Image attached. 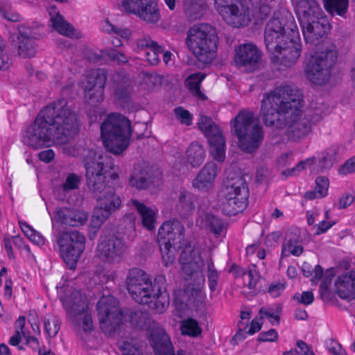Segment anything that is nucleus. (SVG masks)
<instances>
[{
    "mask_svg": "<svg viewBox=\"0 0 355 355\" xmlns=\"http://www.w3.org/2000/svg\"><path fill=\"white\" fill-rule=\"evenodd\" d=\"M303 96L293 85H282L264 94L261 114L266 126L275 129L285 127L289 139L297 141L307 137L321 115L305 114L302 112Z\"/></svg>",
    "mask_w": 355,
    "mask_h": 355,
    "instance_id": "f257e3e1",
    "label": "nucleus"
},
{
    "mask_svg": "<svg viewBox=\"0 0 355 355\" xmlns=\"http://www.w3.org/2000/svg\"><path fill=\"white\" fill-rule=\"evenodd\" d=\"M79 131L77 116L65 99L58 100L43 109L34 123L25 131L23 141L35 148L50 143L63 144L73 139Z\"/></svg>",
    "mask_w": 355,
    "mask_h": 355,
    "instance_id": "f03ea898",
    "label": "nucleus"
},
{
    "mask_svg": "<svg viewBox=\"0 0 355 355\" xmlns=\"http://www.w3.org/2000/svg\"><path fill=\"white\" fill-rule=\"evenodd\" d=\"M85 168L87 184L97 202L92 224L94 227L99 228L121 205L114 188L105 184V174L114 168V164L107 154L89 150L85 159Z\"/></svg>",
    "mask_w": 355,
    "mask_h": 355,
    "instance_id": "7ed1b4c3",
    "label": "nucleus"
},
{
    "mask_svg": "<svg viewBox=\"0 0 355 355\" xmlns=\"http://www.w3.org/2000/svg\"><path fill=\"white\" fill-rule=\"evenodd\" d=\"M231 125L242 150L251 153L259 148L263 140L264 132L259 118L253 112L241 110L232 120Z\"/></svg>",
    "mask_w": 355,
    "mask_h": 355,
    "instance_id": "20e7f679",
    "label": "nucleus"
},
{
    "mask_svg": "<svg viewBox=\"0 0 355 355\" xmlns=\"http://www.w3.org/2000/svg\"><path fill=\"white\" fill-rule=\"evenodd\" d=\"M180 262L183 272L187 276H190L195 282V284L187 286L185 290L188 303L196 309H200L204 306L205 299V294L202 291L205 282L202 270V267L205 265L204 260L198 250H193L189 254L184 250L181 253Z\"/></svg>",
    "mask_w": 355,
    "mask_h": 355,
    "instance_id": "39448f33",
    "label": "nucleus"
},
{
    "mask_svg": "<svg viewBox=\"0 0 355 355\" xmlns=\"http://www.w3.org/2000/svg\"><path fill=\"white\" fill-rule=\"evenodd\" d=\"M101 132L106 149L114 155H120L130 144V121L120 114H111L101 123Z\"/></svg>",
    "mask_w": 355,
    "mask_h": 355,
    "instance_id": "423d86ee",
    "label": "nucleus"
},
{
    "mask_svg": "<svg viewBox=\"0 0 355 355\" xmlns=\"http://www.w3.org/2000/svg\"><path fill=\"white\" fill-rule=\"evenodd\" d=\"M217 34L215 28L207 24H200L190 28L187 33V44L198 60L209 64L216 57Z\"/></svg>",
    "mask_w": 355,
    "mask_h": 355,
    "instance_id": "0eeeda50",
    "label": "nucleus"
},
{
    "mask_svg": "<svg viewBox=\"0 0 355 355\" xmlns=\"http://www.w3.org/2000/svg\"><path fill=\"white\" fill-rule=\"evenodd\" d=\"M293 32H299L291 13L285 8L275 12L266 24L264 42L268 51H275L280 44H286Z\"/></svg>",
    "mask_w": 355,
    "mask_h": 355,
    "instance_id": "6e6552de",
    "label": "nucleus"
},
{
    "mask_svg": "<svg viewBox=\"0 0 355 355\" xmlns=\"http://www.w3.org/2000/svg\"><path fill=\"white\" fill-rule=\"evenodd\" d=\"M61 301L73 324L79 332H90L93 330L92 313L85 296L80 291L66 287Z\"/></svg>",
    "mask_w": 355,
    "mask_h": 355,
    "instance_id": "1a4fd4ad",
    "label": "nucleus"
},
{
    "mask_svg": "<svg viewBox=\"0 0 355 355\" xmlns=\"http://www.w3.org/2000/svg\"><path fill=\"white\" fill-rule=\"evenodd\" d=\"M184 227L178 220L164 222L158 231L157 240L164 266L172 265L177 252L184 241Z\"/></svg>",
    "mask_w": 355,
    "mask_h": 355,
    "instance_id": "9d476101",
    "label": "nucleus"
},
{
    "mask_svg": "<svg viewBox=\"0 0 355 355\" xmlns=\"http://www.w3.org/2000/svg\"><path fill=\"white\" fill-rule=\"evenodd\" d=\"M139 304H148L156 313H164L169 305V295L166 293V278L159 275L146 286L137 290V293L130 294Z\"/></svg>",
    "mask_w": 355,
    "mask_h": 355,
    "instance_id": "9b49d317",
    "label": "nucleus"
},
{
    "mask_svg": "<svg viewBox=\"0 0 355 355\" xmlns=\"http://www.w3.org/2000/svg\"><path fill=\"white\" fill-rule=\"evenodd\" d=\"M337 60V51L334 46L325 51L315 52L311 55L304 68L306 78L315 85L326 83L331 76V69Z\"/></svg>",
    "mask_w": 355,
    "mask_h": 355,
    "instance_id": "f8f14e48",
    "label": "nucleus"
},
{
    "mask_svg": "<svg viewBox=\"0 0 355 355\" xmlns=\"http://www.w3.org/2000/svg\"><path fill=\"white\" fill-rule=\"evenodd\" d=\"M248 189L245 180L241 176L229 180L223 189L224 201L222 204L225 214L234 216L241 212L247 206Z\"/></svg>",
    "mask_w": 355,
    "mask_h": 355,
    "instance_id": "ddd939ff",
    "label": "nucleus"
},
{
    "mask_svg": "<svg viewBox=\"0 0 355 355\" xmlns=\"http://www.w3.org/2000/svg\"><path fill=\"white\" fill-rule=\"evenodd\" d=\"M85 237L78 231H62L56 241L61 257L71 269L74 268L85 248Z\"/></svg>",
    "mask_w": 355,
    "mask_h": 355,
    "instance_id": "4468645a",
    "label": "nucleus"
},
{
    "mask_svg": "<svg viewBox=\"0 0 355 355\" xmlns=\"http://www.w3.org/2000/svg\"><path fill=\"white\" fill-rule=\"evenodd\" d=\"M100 328L106 334L116 330L122 320L118 300L112 295L103 296L97 304Z\"/></svg>",
    "mask_w": 355,
    "mask_h": 355,
    "instance_id": "2eb2a0df",
    "label": "nucleus"
},
{
    "mask_svg": "<svg viewBox=\"0 0 355 355\" xmlns=\"http://www.w3.org/2000/svg\"><path fill=\"white\" fill-rule=\"evenodd\" d=\"M106 80V73L102 69H92L87 72L82 84L85 100L88 105L95 107L103 101Z\"/></svg>",
    "mask_w": 355,
    "mask_h": 355,
    "instance_id": "dca6fc26",
    "label": "nucleus"
},
{
    "mask_svg": "<svg viewBox=\"0 0 355 355\" xmlns=\"http://www.w3.org/2000/svg\"><path fill=\"white\" fill-rule=\"evenodd\" d=\"M302 51V44L299 32H293L291 37L286 41V44H280L275 51H269L271 60L274 64L279 65L281 68H290L294 66Z\"/></svg>",
    "mask_w": 355,
    "mask_h": 355,
    "instance_id": "f3484780",
    "label": "nucleus"
},
{
    "mask_svg": "<svg viewBox=\"0 0 355 355\" xmlns=\"http://www.w3.org/2000/svg\"><path fill=\"white\" fill-rule=\"evenodd\" d=\"M198 127L209 141L210 153L214 159L223 162L225 158V141L218 126L209 117L201 116L198 121Z\"/></svg>",
    "mask_w": 355,
    "mask_h": 355,
    "instance_id": "a211bd4d",
    "label": "nucleus"
},
{
    "mask_svg": "<svg viewBox=\"0 0 355 355\" xmlns=\"http://www.w3.org/2000/svg\"><path fill=\"white\" fill-rule=\"evenodd\" d=\"M122 6L125 12L137 15L148 24H155L161 18L157 0H123Z\"/></svg>",
    "mask_w": 355,
    "mask_h": 355,
    "instance_id": "6ab92c4d",
    "label": "nucleus"
},
{
    "mask_svg": "<svg viewBox=\"0 0 355 355\" xmlns=\"http://www.w3.org/2000/svg\"><path fill=\"white\" fill-rule=\"evenodd\" d=\"M128 247L123 239L111 236L102 239L97 245V254L108 263H119L127 254Z\"/></svg>",
    "mask_w": 355,
    "mask_h": 355,
    "instance_id": "aec40b11",
    "label": "nucleus"
},
{
    "mask_svg": "<svg viewBox=\"0 0 355 355\" xmlns=\"http://www.w3.org/2000/svg\"><path fill=\"white\" fill-rule=\"evenodd\" d=\"M261 57V52L256 45L245 43L236 48L234 61L238 67H244L246 70L253 71L257 68Z\"/></svg>",
    "mask_w": 355,
    "mask_h": 355,
    "instance_id": "412c9836",
    "label": "nucleus"
},
{
    "mask_svg": "<svg viewBox=\"0 0 355 355\" xmlns=\"http://www.w3.org/2000/svg\"><path fill=\"white\" fill-rule=\"evenodd\" d=\"M17 28L19 31L18 55L24 58L34 57L37 53L35 43L37 37L36 30L24 24L18 25Z\"/></svg>",
    "mask_w": 355,
    "mask_h": 355,
    "instance_id": "4be33fe9",
    "label": "nucleus"
},
{
    "mask_svg": "<svg viewBox=\"0 0 355 355\" xmlns=\"http://www.w3.org/2000/svg\"><path fill=\"white\" fill-rule=\"evenodd\" d=\"M304 40L306 43L317 45L320 40L327 34L329 24L325 16L317 18L315 20L302 24Z\"/></svg>",
    "mask_w": 355,
    "mask_h": 355,
    "instance_id": "5701e85b",
    "label": "nucleus"
},
{
    "mask_svg": "<svg viewBox=\"0 0 355 355\" xmlns=\"http://www.w3.org/2000/svg\"><path fill=\"white\" fill-rule=\"evenodd\" d=\"M150 343L156 355H171L173 347L168 335L157 323H153L150 334Z\"/></svg>",
    "mask_w": 355,
    "mask_h": 355,
    "instance_id": "b1692460",
    "label": "nucleus"
},
{
    "mask_svg": "<svg viewBox=\"0 0 355 355\" xmlns=\"http://www.w3.org/2000/svg\"><path fill=\"white\" fill-rule=\"evenodd\" d=\"M253 17L252 11L248 4L242 1L235 7L223 21L234 28H242L248 26Z\"/></svg>",
    "mask_w": 355,
    "mask_h": 355,
    "instance_id": "393cba45",
    "label": "nucleus"
},
{
    "mask_svg": "<svg viewBox=\"0 0 355 355\" xmlns=\"http://www.w3.org/2000/svg\"><path fill=\"white\" fill-rule=\"evenodd\" d=\"M295 12L300 24H307L308 21L324 15L320 5L315 0H300L296 6Z\"/></svg>",
    "mask_w": 355,
    "mask_h": 355,
    "instance_id": "a878e982",
    "label": "nucleus"
},
{
    "mask_svg": "<svg viewBox=\"0 0 355 355\" xmlns=\"http://www.w3.org/2000/svg\"><path fill=\"white\" fill-rule=\"evenodd\" d=\"M217 173L216 164L214 162H208L192 181L193 187L200 191H208L213 187Z\"/></svg>",
    "mask_w": 355,
    "mask_h": 355,
    "instance_id": "bb28decb",
    "label": "nucleus"
},
{
    "mask_svg": "<svg viewBox=\"0 0 355 355\" xmlns=\"http://www.w3.org/2000/svg\"><path fill=\"white\" fill-rule=\"evenodd\" d=\"M55 219L60 223L71 227L82 225L88 218L86 211L69 208H58L54 213Z\"/></svg>",
    "mask_w": 355,
    "mask_h": 355,
    "instance_id": "cd10ccee",
    "label": "nucleus"
},
{
    "mask_svg": "<svg viewBox=\"0 0 355 355\" xmlns=\"http://www.w3.org/2000/svg\"><path fill=\"white\" fill-rule=\"evenodd\" d=\"M336 292L343 299H352L355 296V271L340 275L334 282Z\"/></svg>",
    "mask_w": 355,
    "mask_h": 355,
    "instance_id": "c85d7f7f",
    "label": "nucleus"
},
{
    "mask_svg": "<svg viewBox=\"0 0 355 355\" xmlns=\"http://www.w3.org/2000/svg\"><path fill=\"white\" fill-rule=\"evenodd\" d=\"M48 11L50 15L51 26L55 31L61 35L67 37H78V33H76L73 26L60 14L55 6H51L48 8Z\"/></svg>",
    "mask_w": 355,
    "mask_h": 355,
    "instance_id": "c756f323",
    "label": "nucleus"
},
{
    "mask_svg": "<svg viewBox=\"0 0 355 355\" xmlns=\"http://www.w3.org/2000/svg\"><path fill=\"white\" fill-rule=\"evenodd\" d=\"M150 281L149 275L144 270L137 268L129 270L125 278V285L128 293H137V290L146 286Z\"/></svg>",
    "mask_w": 355,
    "mask_h": 355,
    "instance_id": "7c9ffc66",
    "label": "nucleus"
},
{
    "mask_svg": "<svg viewBox=\"0 0 355 355\" xmlns=\"http://www.w3.org/2000/svg\"><path fill=\"white\" fill-rule=\"evenodd\" d=\"M196 224L201 229L209 230L215 235H219L224 228L222 220L207 213L200 214L196 219Z\"/></svg>",
    "mask_w": 355,
    "mask_h": 355,
    "instance_id": "2f4dec72",
    "label": "nucleus"
},
{
    "mask_svg": "<svg viewBox=\"0 0 355 355\" xmlns=\"http://www.w3.org/2000/svg\"><path fill=\"white\" fill-rule=\"evenodd\" d=\"M185 15L191 19H200L208 9L205 0H184Z\"/></svg>",
    "mask_w": 355,
    "mask_h": 355,
    "instance_id": "473e14b6",
    "label": "nucleus"
},
{
    "mask_svg": "<svg viewBox=\"0 0 355 355\" xmlns=\"http://www.w3.org/2000/svg\"><path fill=\"white\" fill-rule=\"evenodd\" d=\"M131 202L140 215L143 225L149 230L154 229L157 211L137 200H132Z\"/></svg>",
    "mask_w": 355,
    "mask_h": 355,
    "instance_id": "72a5a7b5",
    "label": "nucleus"
},
{
    "mask_svg": "<svg viewBox=\"0 0 355 355\" xmlns=\"http://www.w3.org/2000/svg\"><path fill=\"white\" fill-rule=\"evenodd\" d=\"M206 151L198 142L191 143L186 150L187 162L193 167H198L205 161Z\"/></svg>",
    "mask_w": 355,
    "mask_h": 355,
    "instance_id": "f704fd0d",
    "label": "nucleus"
},
{
    "mask_svg": "<svg viewBox=\"0 0 355 355\" xmlns=\"http://www.w3.org/2000/svg\"><path fill=\"white\" fill-rule=\"evenodd\" d=\"M195 209L193 196L184 189L180 191L176 210L182 217H187Z\"/></svg>",
    "mask_w": 355,
    "mask_h": 355,
    "instance_id": "c9c22d12",
    "label": "nucleus"
},
{
    "mask_svg": "<svg viewBox=\"0 0 355 355\" xmlns=\"http://www.w3.org/2000/svg\"><path fill=\"white\" fill-rule=\"evenodd\" d=\"M315 187L313 191L305 193L304 198L308 200H314L325 197L328 193L329 180L324 176H319L315 179Z\"/></svg>",
    "mask_w": 355,
    "mask_h": 355,
    "instance_id": "e433bc0d",
    "label": "nucleus"
},
{
    "mask_svg": "<svg viewBox=\"0 0 355 355\" xmlns=\"http://www.w3.org/2000/svg\"><path fill=\"white\" fill-rule=\"evenodd\" d=\"M303 252L302 241L299 236H294L290 237L283 245L282 250V256L288 257L290 254L299 257Z\"/></svg>",
    "mask_w": 355,
    "mask_h": 355,
    "instance_id": "4c0bfd02",
    "label": "nucleus"
},
{
    "mask_svg": "<svg viewBox=\"0 0 355 355\" xmlns=\"http://www.w3.org/2000/svg\"><path fill=\"white\" fill-rule=\"evenodd\" d=\"M129 185L137 189H146L150 184V176L145 170L135 169L128 180Z\"/></svg>",
    "mask_w": 355,
    "mask_h": 355,
    "instance_id": "58836bf2",
    "label": "nucleus"
},
{
    "mask_svg": "<svg viewBox=\"0 0 355 355\" xmlns=\"http://www.w3.org/2000/svg\"><path fill=\"white\" fill-rule=\"evenodd\" d=\"M324 7L331 15L344 16L348 8L349 0H324Z\"/></svg>",
    "mask_w": 355,
    "mask_h": 355,
    "instance_id": "ea45409f",
    "label": "nucleus"
},
{
    "mask_svg": "<svg viewBox=\"0 0 355 355\" xmlns=\"http://www.w3.org/2000/svg\"><path fill=\"white\" fill-rule=\"evenodd\" d=\"M214 8L218 14L225 19L228 14L241 1V0H214Z\"/></svg>",
    "mask_w": 355,
    "mask_h": 355,
    "instance_id": "a19ab883",
    "label": "nucleus"
},
{
    "mask_svg": "<svg viewBox=\"0 0 355 355\" xmlns=\"http://www.w3.org/2000/svg\"><path fill=\"white\" fill-rule=\"evenodd\" d=\"M44 332L49 338H54L60 328V320L53 315H48L44 320Z\"/></svg>",
    "mask_w": 355,
    "mask_h": 355,
    "instance_id": "79ce46f5",
    "label": "nucleus"
},
{
    "mask_svg": "<svg viewBox=\"0 0 355 355\" xmlns=\"http://www.w3.org/2000/svg\"><path fill=\"white\" fill-rule=\"evenodd\" d=\"M181 332L183 335L197 337L202 333V329L197 320L193 318L184 320L181 324Z\"/></svg>",
    "mask_w": 355,
    "mask_h": 355,
    "instance_id": "37998d69",
    "label": "nucleus"
},
{
    "mask_svg": "<svg viewBox=\"0 0 355 355\" xmlns=\"http://www.w3.org/2000/svg\"><path fill=\"white\" fill-rule=\"evenodd\" d=\"M205 75L202 73L191 74L187 80L186 85L191 92L198 97L202 98L203 94L200 89L201 81L205 78Z\"/></svg>",
    "mask_w": 355,
    "mask_h": 355,
    "instance_id": "c03bdc74",
    "label": "nucleus"
},
{
    "mask_svg": "<svg viewBox=\"0 0 355 355\" xmlns=\"http://www.w3.org/2000/svg\"><path fill=\"white\" fill-rule=\"evenodd\" d=\"M206 266L207 269V279L209 289L211 291H215L218 286L219 273L216 270L213 260L211 258L207 259Z\"/></svg>",
    "mask_w": 355,
    "mask_h": 355,
    "instance_id": "a18cd8bd",
    "label": "nucleus"
},
{
    "mask_svg": "<svg viewBox=\"0 0 355 355\" xmlns=\"http://www.w3.org/2000/svg\"><path fill=\"white\" fill-rule=\"evenodd\" d=\"M315 164V157H311L298 162L294 167L286 169L282 174L286 176L296 175L306 167H310Z\"/></svg>",
    "mask_w": 355,
    "mask_h": 355,
    "instance_id": "49530a36",
    "label": "nucleus"
},
{
    "mask_svg": "<svg viewBox=\"0 0 355 355\" xmlns=\"http://www.w3.org/2000/svg\"><path fill=\"white\" fill-rule=\"evenodd\" d=\"M163 82V77L155 73H146L142 81V86L148 90H152L159 87Z\"/></svg>",
    "mask_w": 355,
    "mask_h": 355,
    "instance_id": "de8ad7c7",
    "label": "nucleus"
},
{
    "mask_svg": "<svg viewBox=\"0 0 355 355\" xmlns=\"http://www.w3.org/2000/svg\"><path fill=\"white\" fill-rule=\"evenodd\" d=\"M162 53H163L162 46L156 43L155 45L146 51V60L149 64L155 66L160 61L159 54Z\"/></svg>",
    "mask_w": 355,
    "mask_h": 355,
    "instance_id": "09e8293b",
    "label": "nucleus"
},
{
    "mask_svg": "<svg viewBox=\"0 0 355 355\" xmlns=\"http://www.w3.org/2000/svg\"><path fill=\"white\" fill-rule=\"evenodd\" d=\"M121 349L123 355H144L139 345L132 339L124 341Z\"/></svg>",
    "mask_w": 355,
    "mask_h": 355,
    "instance_id": "8fccbe9b",
    "label": "nucleus"
},
{
    "mask_svg": "<svg viewBox=\"0 0 355 355\" xmlns=\"http://www.w3.org/2000/svg\"><path fill=\"white\" fill-rule=\"evenodd\" d=\"M242 279L244 286L250 289H253L256 287L259 281V275L255 269H250L243 272Z\"/></svg>",
    "mask_w": 355,
    "mask_h": 355,
    "instance_id": "3c124183",
    "label": "nucleus"
},
{
    "mask_svg": "<svg viewBox=\"0 0 355 355\" xmlns=\"http://www.w3.org/2000/svg\"><path fill=\"white\" fill-rule=\"evenodd\" d=\"M175 118L183 125H190L192 123L193 115L181 106L174 109Z\"/></svg>",
    "mask_w": 355,
    "mask_h": 355,
    "instance_id": "603ef678",
    "label": "nucleus"
},
{
    "mask_svg": "<svg viewBox=\"0 0 355 355\" xmlns=\"http://www.w3.org/2000/svg\"><path fill=\"white\" fill-rule=\"evenodd\" d=\"M80 182V178L78 175L71 173L69 174L65 180L63 182L61 187L62 190L65 192L70 191L71 190H74L78 188V186Z\"/></svg>",
    "mask_w": 355,
    "mask_h": 355,
    "instance_id": "864d4df0",
    "label": "nucleus"
},
{
    "mask_svg": "<svg viewBox=\"0 0 355 355\" xmlns=\"http://www.w3.org/2000/svg\"><path fill=\"white\" fill-rule=\"evenodd\" d=\"M317 161L321 171L329 169L333 165L332 156L327 151L321 153L317 158L315 157V163Z\"/></svg>",
    "mask_w": 355,
    "mask_h": 355,
    "instance_id": "5fc2aeb1",
    "label": "nucleus"
},
{
    "mask_svg": "<svg viewBox=\"0 0 355 355\" xmlns=\"http://www.w3.org/2000/svg\"><path fill=\"white\" fill-rule=\"evenodd\" d=\"M130 96V89L128 87L118 86L114 89L115 98L122 103H126L129 101Z\"/></svg>",
    "mask_w": 355,
    "mask_h": 355,
    "instance_id": "6e6d98bb",
    "label": "nucleus"
},
{
    "mask_svg": "<svg viewBox=\"0 0 355 355\" xmlns=\"http://www.w3.org/2000/svg\"><path fill=\"white\" fill-rule=\"evenodd\" d=\"M277 339L278 333L273 329L260 333L258 337V340L261 342H275Z\"/></svg>",
    "mask_w": 355,
    "mask_h": 355,
    "instance_id": "4d7b16f0",
    "label": "nucleus"
},
{
    "mask_svg": "<svg viewBox=\"0 0 355 355\" xmlns=\"http://www.w3.org/2000/svg\"><path fill=\"white\" fill-rule=\"evenodd\" d=\"M294 299H296L301 304L309 305L313 302L314 297L312 292L304 291L301 294L295 295Z\"/></svg>",
    "mask_w": 355,
    "mask_h": 355,
    "instance_id": "13d9d810",
    "label": "nucleus"
},
{
    "mask_svg": "<svg viewBox=\"0 0 355 355\" xmlns=\"http://www.w3.org/2000/svg\"><path fill=\"white\" fill-rule=\"evenodd\" d=\"M285 288L286 285L284 283H272L268 288V293L272 297H277L284 292Z\"/></svg>",
    "mask_w": 355,
    "mask_h": 355,
    "instance_id": "bf43d9fd",
    "label": "nucleus"
},
{
    "mask_svg": "<svg viewBox=\"0 0 355 355\" xmlns=\"http://www.w3.org/2000/svg\"><path fill=\"white\" fill-rule=\"evenodd\" d=\"M157 42L152 40L149 36H144L139 38L137 42V47L140 50H148L151 48L153 45H155Z\"/></svg>",
    "mask_w": 355,
    "mask_h": 355,
    "instance_id": "052dcab7",
    "label": "nucleus"
},
{
    "mask_svg": "<svg viewBox=\"0 0 355 355\" xmlns=\"http://www.w3.org/2000/svg\"><path fill=\"white\" fill-rule=\"evenodd\" d=\"M1 13L3 18L11 21H19L21 18L18 12L12 9L1 10Z\"/></svg>",
    "mask_w": 355,
    "mask_h": 355,
    "instance_id": "680f3d73",
    "label": "nucleus"
},
{
    "mask_svg": "<svg viewBox=\"0 0 355 355\" xmlns=\"http://www.w3.org/2000/svg\"><path fill=\"white\" fill-rule=\"evenodd\" d=\"M354 200L353 196L349 193H345L339 198L337 206L338 209H345L349 206Z\"/></svg>",
    "mask_w": 355,
    "mask_h": 355,
    "instance_id": "e2e57ef3",
    "label": "nucleus"
},
{
    "mask_svg": "<svg viewBox=\"0 0 355 355\" xmlns=\"http://www.w3.org/2000/svg\"><path fill=\"white\" fill-rule=\"evenodd\" d=\"M296 345L300 350L302 355H315L312 350V347L309 345L302 340H299L296 343Z\"/></svg>",
    "mask_w": 355,
    "mask_h": 355,
    "instance_id": "0e129e2a",
    "label": "nucleus"
},
{
    "mask_svg": "<svg viewBox=\"0 0 355 355\" xmlns=\"http://www.w3.org/2000/svg\"><path fill=\"white\" fill-rule=\"evenodd\" d=\"M269 171L266 168H259L256 173L255 180L258 184L266 182Z\"/></svg>",
    "mask_w": 355,
    "mask_h": 355,
    "instance_id": "69168bd1",
    "label": "nucleus"
},
{
    "mask_svg": "<svg viewBox=\"0 0 355 355\" xmlns=\"http://www.w3.org/2000/svg\"><path fill=\"white\" fill-rule=\"evenodd\" d=\"M340 172L343 174L355 172V156L352 157L345 162Z\"/></svg>",
    "mask_w": 355,
    "mask_h": 355,
    "instance_id": "338daca9",
    "label": "nucleus"
},
{
    "mask_svg": "<svg viewBox=\"0 0 355 355\" xmlns=\"http://www.w3.org/2000/svg\"><path fill=\"white\" fill-rule=\"evenodd\" d=\"M39 159L46 163H49L55 157L54 151L51 149L44 150L38 153Z\"/></svg>",
    "mask_w": 355,
    "mask_h": 355,
    "instance_id": "774afa93",
    "label": "nucleus"
}]
</instances>
